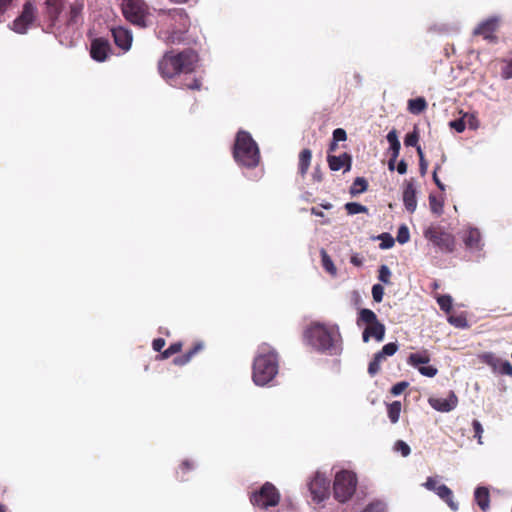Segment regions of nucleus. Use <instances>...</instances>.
<instances>
[{"mask_svg": "<svg viewBox=\"0 0 512 512\" xmlns=\"http://www.w3.org/2000/svg\"><path fill=\"white\" fill-rule=\"evenodd\" d=\"M278 373V357L275 350L268 344L259 346L253 362L252 379L258 386L272 381Z\"/></svg>", "mask_w": 512, "mask_h": 512, "instance_id": "obj_1", "label": "nucleus"}, {"mask_svg": "<svg viewBox=\"0 0 512 512\" xmlns=\"http://www.w3.org/2000/svg\"><path fill=\"white\" fill-rule=\"evenodd\" d=\"M306 342L319 351H336L340 333L337 325L320 322L311 324L304 332Z\"/></svg>", "mask_w": 512, "mask_h": 512, "instance_id": "obj_2", "label": "nucleus"}, {"mask_svg": "<svg viewBox=\"0 0 512 512\" xmlns=\"http://www.w3.org/2000/svg\"><path fill=\"white\" fill-rule=\"evenodd\" d=\"M198 62L197 54L192 50L181 52L177 55L165 54L159 61V71L165 78H173L181 73L188 74L194 71Z\"/></svg>", "mask_w": 512, "mask_h": 512, "instance_id": "obj_3", "label": "nucleus"}, {"mask_svg": "<svg viewBox=\"0 0 512 512\" xmlns=\"http://www.w3.org/2000/svg\"><path fill=\"white\" fill-rule=\"evenodd\" d=\"M233 153L235 160L243 166L255 167L259 163L258 146L246 131L238 132Z\"/></svg>", "mask_w": 512, "mask_h": 512, "instance_id": "obj_4", "label": "nucleus"}, {"mask_svg": "<svg viewBox=\"0 0 512 512\" xmlns=\"http://www.w3.org/2000/svg\"><path fill=\"white\" fill-rule=\"evenodd\" d=\"M357 486L356 475L347 470L336 473L334 479V496L339 502H346L354 494Z\"/></svg>", "mask_w": 512, "mask_h": 512, "instance_id": "obj_5", "label": "nucleus"}, {"mask_svg": "<svg viewBox=\"0 0 512 512\" xmlns=\"http://www.w3.org/2000/svg\"><path fill=\"white\" fill-rule=\"evenodd\" d=\"M122 11L125 18L134 25L147 27L149 24V11L143 0H124Z\"/></svg>", "mask_w": 512, "mask_h": 512, "instance_id": "obj_6", "label": "nucleus"}, {"mask_svg": "<svg viewBox=\"0 0 512 512\" xmlns=\"http://www.w3.org/2000/svg\"><path fill=\"white\" fill-rule=\"evenodd\" d=\"M280 494L276 487L271 483H265L259 491L254 492L251 495V503L260 508L268 509L274 507L279 503Z\"/></svg>", "mask_w": 512, "mask_h": 512, "instance_id": "obj_7", "label": "nucleus"}, {"mask_svg": "<svg viewBox=\"0 0 512 512\" xmlns=\"http://www.w3.org/2000/svg\"><path fill=\"white\" fill-rule=\"evenodd\" d=\"M431 355L428 350L411 353L407 358V364L416 368L419 373L425 377L432 378L437 375L438 369L434 366L427 365L430 362Z\"/></svg>", "mask_w": 512, "mask_h": 512, "instance_id": "obj_8", "label": "nucleus"}, {"mask_svg": "<svg viewBox=\"0 0 512 512\" xmlns=\"http://www.w3.org/2000/svg\"><path fill=\"white\" fill-rule=\"evenodd\" d=\"M308 488L313 501L321 503L329 497L330 481L323 473L316 472L309 481Z\"/></svg>", "mask_w": 512, "mask_h": 512, "instance_id": "obj_9", "label": "nucleus"}, {"mask_svg": "<svg viewBox=\"0 0 512 512\" xmlns=\"http://www.w3.org/2000/svg\"><path fill=\"white\" fill-rule=\"evenodd\" d=\"M424 237L444 252H452L455 246L454 236L450 233L437 231L429 227L424 231Z\"/></svg>", "mask_w": 512, "mask_h": 512, "instance_id": "obj_10", "label": "nucleus"}, {"mask_svg": "<svg viewBox=\"0 0 512 512\" xmlns=\"http://www.w3.org/2000/svg\"><path fill=\"white\" fill-rule=\"evenodd\" d=\"M35 17V6L30 2H26L23 6L22 13L13 21L11 29L16 33L24 34L34 22Z\"/></svg>", "mask_w": 512, "mask_h": 512, "instance_id": "obj_11", "label": "nucleus"}, {"mask_svg": "<svg viewBox=\"0 0 512 512\" xmlns=\"http://www.w3.org/2000/svg\"><path fill=\"white\" fill-rule=\"evenodd\" d=\"M478 358L491 367L494 373L500 375L512 376V364L507 360H503L492 352H485L478 355Z\"/></svg>", "mask_w": 512, "mask_h": 512, "instance_id": "obj_12", "label": "nucleus"}, {"mask_svg": "<svg viewBox=\"0 0 512 512\" xmlns=\"http://www.w3.org/2000/svg\"><path fill=\"white\" fill-rule=\"evenodd\" d=\"M111 33L117 47H119L124 52L130 50L132 46L133 35L128 28L122 26L113 27L111 28Z\"/></svg>", "mask_w": 512, "mask_h": 512, "instance_id": "obj_13", "label": "nucleus"}, {"mask_svg": "<svg viewBox=\"0 0 512 512\" xmlns=\"http://www.w3.org/2000/svg\"><path fill=\"white\" fill-rule=\"evenodd\" d=\"M429 405L439 412H450L456 408L458 404V398L454 392H450L448 397H430L428 399Z\"/></svg>", "mask_w": 512, "mask_h": 512, "instance_id": "obj_14", "label": "nucleus"}, {"mask_svg": "<svg viewBox=\"0 0 512 512\" xmlns=\"http://www.w3.org/2000/svg\"><path fill=\"white\" fill-rule=\"evenodd\" d=\"M402 198L406 210L410 213L415 212L417 208V189L413 180L405 183Z\"/></svg>", "mask_w": 512, "mask_h": 512, "instance_id": "obj_15", "label": "nucleus"}, {"mask_svg": "<svg viewBox=\"0 0 512 512\" xmlns=\"http://www.w3.org/2000/svg\"><path fill=\"white\" fill-rule=\"evenodd\" d=\"M110 50L109 42L103 38H97L91 43V57L98 62H103L107 59Z\"/></svg>", "mask_w": 512, "mask_h": 512, "instance_id": "obj_16", "label": "nucleus"}, {"mask_svg": "<svg viewBox=\"0 0 512 512\" xmlns=\"http://www.w3.org/2000/svg\"><path fill=\"white\" fill-rule=\"evenodd\" d=\"M161 21L164 24H178L180 30L186 29L188 22L187 15L183 9H174L167 13H163Z\"/></svg>", "mask_w": 512, "mask_h": 512, "instance_id": "obj_17", "label": "nucleus"}, {"mask_svg": "<svg viewBox=\"0 0 512 512\" xmlns=\"http://www.w3.org/2000/svg\"><path fill=\"white\" fill-rule=\"evenodd\" d=\"M499 19L491 17L478 25L474 30V34L483 36L484 39H495L494 32L498 27Z\"/></svg>", "mask_w": 512, "mask_h": 512, "instance_id": "obj_18", "label": "nucleus"}, {"mask_svg": "<svg viewBox=\"0 0 512 512\" xmlns=\"http://www.w3.org/2000/svg\"><path fill=\"white\" fill-rule=\"evenodd\" d=\"M462 238L468 249L472 251H480L482 249L483 243L478 229L468 228Z\"/></svg>", "mask_w": 512, "mask_h": 512, "instance_id": "obj_19", "label": "nucleus"}, {"mask_svg": "<svg viewBox=\"0 0 512 512\" xmlns=\"http://www.w3.org/2000/svg\"><path fill=\"white\" fill-rule=\"evenodd\" d=\"M327 162L332 171L344 169L347 172L351 169V157L347 153L339 156L328 155Z\"/></svg>", "mask_w": 512, "mask_h": 512, "instance_id": "obj_20", "label": "nucleus"}, {"mask_svg": "<svg viewBox=\"0 0 512 512\" xmlns=\"http://www.w3.org/2000/svg\"><path fill=\"white\" fill-rule=\"evenodd\" d=\"M384 336L385 326L377 321L365 328L362 337L364 342H368L371 337L374 338L377 342H381L383 341Z\"/></svg>", "mask_w": 512, "mask_h": 512, "instance_id": "obj_21", "label": "nucleus"}, {"mask_svg": "<svg viewBox=\"0 0 512 512\" xmlns=\"http://www.w3.org/2000/svg\"><path fill=\"white\" fill-rule=\"evenodd\" d=\"M434 493L444 500L453 511L458 510V504L453 500L452 490L448 486L439 484Z\"/></svg>", "mask_w": 512, "mask_h": 512, "instance_id": "obj_22", "label": "nucleus"}, {"mask_svg": "<svg viewBox=\"0 0 512 512\" xmlns=\"http://www.w3.org/2000/svg\"><path fill=\"white\" fill-rule=\"evenodd\" d=\"M475 501L478 504V506L483 510L486 511L489 508V492L484 487H478L475 490L474 493Z\"/></svg>", "mask_w": 512, "mask_h": 512, "instance_id": "obj_23", "label": "nucleus"}, {"mask_svg": "<svg viewBox=\"0 0 512 512\" xmlns=\"http://www.w3.org/2000/svg\"><path fill=\"white\" fill-rule=\"evenodd\" d=\"M386 138L390 145L389 150L391 151V155H393V158H398L401 144L398 139L397 131L395 129H392L391 131H389Z\"/></svg>", "mask_w": 512, "mask_h": 512, "instance_id": "obj_24", "label": "nucleus"}, {"mask_svg": "<svg viewBox=\"0 0 512 512\" xmlns=\"http://www.w3.org/2000/svg\"><path fill=\"white\" fill-rule=\"evenodd\" d=\"M312 158V152L309 149H304L301 151L299 155V172L302 176H304L310 166Z\"/></svg>", "mask_w": 512, "mask_h": 512, "instance_id": "obj_25", "label": "nucleus"}, {"mask_svg": "<svg viewBox=\"0 0 512 512\" xmlns=\"http://www.w3.org/2000/svg\"><path fill=\"white\" fill-rule=\"evenodd\" d=\"M386 358H387V356L382 354L381 351L377 352L374 355V358L370 362L369 367H368V372L371 376H374L375 374H377L379 372L380 367H381V362L384 361Z\"/></svg>", "mask_w": 512, "mask_h": 512, "instance_id": "obj_26", "label": "nucleus"}, {"mask_svg": "<svg viewBox=\"0 0 512 512\" xmlns=\"http://www.w3.org/2000/svg\"><path fill=\"white\" fill-rule=\"evenodd\" d=\"M368 183L363 177H357L350 187V194L352 196L359 195L367 190Z\"/></svg>", "mask_w": 512, "mask_h": 512, "instance_id": "obj_27", "label": "nucleus"}, {"mask_svg": "<svg viewBox=\"0 0 512 512\" xmlns=\"http://www.w3.org/2000/svg\"><path fill=\"white\" fill-rule=\"evenodd\" d=\"M401 403L399 401H394L390 403L387 407V413L390 421L392 423H397L400 418L401 413Z\"/></svg>", "mask_w": 512, "mask_h": 512, "instance_id": "obj_28", "label": "nucleus"}, {"mask_svg": "<svg viewBox=\"0 0 512 512\" xmlns=\"http://www.w3.org/2000/svg\"><path fill=\"white\" fill-rule=\"evenodd\" d=\"M427 104L424 98L411 99L408 102V109L413 114H419L425 110Z\"/></svg>", "mask_w": 512, "mask_h": 512, "instance_id": "obj_29", "label": "nucleus"}, {"mask_svg": "<svg viewBox=\"0 0 512 512\" xmlns=\"http://www.w3.org/2000/svg\"><path fill=\"white\" fill-rule=\"evenodd\" d=\"M320 254H321L323 268L328 273L335 276L337 274V269H336L332 259L330 258V256L327 254V252L324 249H321Z\"/></svg>", "mask_w": 512, "mask_h": 512, "instance_id": "obj_30", "label": "nucleus"}, {"mask_svg": "<svg viewBox=\"0 0 512 512\" xmlns=\"http://www.w3.org/2000/svg\"><path fill=\"white\" fill-rule=\"evenodd\" d=\"M429 206L432 213L439 216L443 213V201L435 195H429Z\"/></svg>", "mask_w": 512, "mask_h": 512, "instance_id": "obj_31", "label": "nucleus"}, {"mask_svg": "<svg viewBox=\"0 0 512 512\" xmlns=\"http://www.w3.org/2000/svg\"><path fill=\"white\" fill-rule=\"evenodd\" d=\"M359 320L369 325L378 321L376 314L370 309H362L359 313Z\"/></svg>", "mask_w": 512, "mask_h": 512, "instance_id": "obj_32", "label": "nucleus"}, {"mask_svg": "<svg viewBox=\"0 0 512 512\" xmlns=\"http://www.w3.org/2000/svg\"><path fill=\"white\" fill-rule=\"evenodd\" d=\"M345 209L348 214L355 215L359 213H366L368 211L367 207L361 205L357 202H349L345 204Z\"/></svg>", "mask_w": 512, "mask_h": 512, "instance_id": "obj_33", "label": "nucleus"}, {"mask_svg": "<svg viewBox=\"0 0 512 512\" xmlns=\"http://www.w3.org/2000/svg\"><path fill=\"white\" fill-rule=\"evenodd\" d=\"M201 349H202V345L201 344L196 345L186 355H184L182 357L176 358L174 360V363L177 364V365H184V364L188 363L191 360V358Z\"/></svg>", "mask_w": 512, "mask_h": 512, "instance_id": "obj_34", "label": "nucleus"}, {"mask_svg": "<svg viewBox=\"0 0 512 512\" xmlns=\"http://www.w3.org/2000/svg\"><path fill=\"white\" fill-rule=\"evenodd\" d=\"M391 270L389 269V267L387 265H381L380 268H379V275H378V278L379 280L388 285L391 283Z\"/></svg>", "mask_w": 512, "mask_h": 512, "instance_id": "obj_35", "label": "nucleus"}, {"mask_svg": "<svg viewBox=\"0 0 512 512\" xmlns=\"http://www.w3.org/2000/svg\"><path fill=\"white\" fill-rule=\"evenodd\" d=\"M396 239H397V241L400 244H405V243H407L409 241V239H410V232H409V229H408V227L406 225H401L399 227Z\"/></svg>", "mask_w": 512, "mask_h": 512, "instance_id": "obj_36", "label": "nucleus"}, {"mask_svg": "<svg viewBox=\"0 0 512 512\" xmlns=\"http://www.w3.org/2000/svg\"><path fill=\"white\" fill-rule=\"evenodd\" d=\"M437 302L440 308L445 312H449L452 308V298L449 295L439 296Z\"/></svg>", "mask_w": 512, "mask_h": 512, "instance_id": "obj_37", "label": "nucleus"}, {"mask_svg": "<svg viewBox=\"0 0 512 512\" xmlns=\"http://www.w3.org/2000/svg\"><path fill=\"white\" fill-rule=\"evenodd\" d=\"M393 449L394 451L401 453L403 457H407L411 452L409 445L402 440L396 441Z\"/></svg>", "mask_w": 512, "mask_h": 512, "instance_id": "obj_38", "label": "nucleus"}, {"mask_svg": "<svg viewBox=\"0 0 512 512\" xmlns=\"http://www.w3.org/2000/svg\"><path fill=\"white\" fill-rule=\"evenodd\" d=\"M465 126L468 125L470 129H477L479 127V121L474 113H465L463 115Z\"/></svg>", "mask_w": 512, "mask_h": 512, "instance_id": "obj_39", "label": "nucleus"}, {"mask_svg": "<svg viewBox=\"0 0 512 512\" xmlns=\"http://www.w3.org/2000/svg\"><path fill=\"white\" fill-rule=\"evenodd\" d=\"M418 141H419V135H418L417 130L415 129L413 132L408 133L406 135L404 143L406 146H411V147L417 148V146H419Z\"/></svg>", "mask_w": 512, "mask_h": 512, "instance_id": "obj_40", "label": "nucleus"}, {"mask_svg": "<svg viewBox=\"0 0 512 512\" xmlns=\"http://www.w3.org/2000/svg\"><path fill=\"white\" fill-rule=\"evenodd\" d=\"M384 296V288L381 284H374L372 286V297L373 300L377 303H380L383 300Z\"/></svg>", "mask_w": 512, "mask_h": 512, "instance_id": "obj_41", "label": "nucleus"}, {"mask_svg": "<svg viewBox=\"0 0 512 512\" xmlns=\"http://www.w3.org/2000/svg\"><path fill=\"white\" fill-rule=\"evenodd\" d=\"M417 153L419 156L420 173L422 176H424L427 173L428 163L426 162V160L424 158V154H423L421 146H417Z\"/></svg>", "mask_w": 512, "mask_h": 512, "instance_id": "obj_42", "label": "nucleus"}, {"mask_svg": "<svg viewBox=\"0 0 512 512\" xmlns=\"http://www.w3.org/2000/svg\"><path fill=\"white\" fill-rule=\"evenodd\" d=\"M379 238L382 240L380 244L381 249H390L393 247L395 243L393 237L387 233L382 234L381 236H379Z\"/></svg>", "mask_w": 512, "mask_h": 512, "instance_id": "obj_43", "label": "nucleus"}, {"mask_svg": "<svg viewBox=\"0 0 512 512\" xmlns=\"http://www.w3.org/2000/svg\"><path fill=\"white\" fill-rule=\"evenodd\" d=\"M398 350V345L395 342L387 343L383 346L381 352L387 357L393 356Z\"/></svg>", "mask_w": 512, "mask_h": 512, "instance_id": "obj_44", "label": "nucleus"}, {"mask_svg": "<svg viewBox=\"0 0 512 512\" xmlns=\"http://www.w3.org/2000/svg\"><path fill=\"white\" fill-rule=\"evenodd\" d=\"M450 324L458 328H464L467 326V321L462 316H451L448 318Z\"/></svg>", "mask_w": 512, "mask_h": 512, "instance_id": "obj_45", "label": "nucleus"}, {"mask_svg": "<svg viewBox=\"0 0 512 512\" xmlns=\"http://www.w3.org/2000/svg\"><path fill=\"white\" fill-rule=\"evenodd\" d=\"M474 437L477 438L479 444H482L483 427L478 420H474L473 423Z\"/></svg>", "mask_w": 512, "mask_h": 512, "instance_id": "obj_46", "label": "nucleus"}, {"mask_svg": "<svg viewBox=\"0 0 512 512\" xmlns=\"http://www.w3.org/2000/svg\"><path fill=\"white\" fill-rule=\"evenodd\" d=\"M408 387V382H405V381H402V382H398L396 383L395 385L392 386L391 388V393L394 395V396H398L400 395L406 388Z\"/></svg>", "mask_w": 512, "mask_h": 512, "instance_id": "obj_47", "label": "nucleus"}, {"mask_svg": "<svg viewBox=\"0 0 512 512\" xmlns=\"http://www.w3.org/2000/svg\"><path fill=\"white\" fill-rule=\"evenodd\" d=\"M449 125H450L451 128L456 130L458 133L463 132L465 130V128H466L463 116L460 119L451 121L449 123Z\"/></svg>", "mask_w": 512, "mask_h": 512, "instance_id": "obj_48", "label": "nucleus"}, {"mask_svg": "<svg viewBox=\"0 0 512 512\" xmlns=\"http://www.w3.org/2000/svg\"><path fill=\"white\" fill-rule=\"evenodd\" d=\"M438 485V480L435 477H428L426 482L423 483V487L433 492H435V489H437Z\"/></svg>", "mask_w": 512, "mask_h": 512, "instance_id": "obj_49", "label": "nucleus"}, {"mask_svg": "<svg viewBox=\"0 0 512 512\" xmlns=\"http://www.w3.org/2000/svg\"><path fill=\"white\" fill-rule=\"evenodd\" d=\"M347 139L346 131L342 128H337L333 131V140L335 142L345 141Z\"/></svg>", "mask_w": 512, "mask_h": 512, "instance_id": "obj_50", "label": "nucleus"}, {"mask_svg": "<svg viewBox=\"0 0 512 512\" xmlns=\"http://www.w3.org/2000/svg\"><path fill=\"white\" fill-rule=\"evenodd\" d=\"M180 349H181V344L180 343L172 344L167 350H165L163 352L162 357L163 358H168L172 354L179 352Z\"/></svg>", "mask_w": 512, "mask_h": 512, "instance_id": "obj_51", "label": "nucleus"}, {"mask_svg": "<svg viewBox=\"0 0 512 512\" xmlns=\"http://www.w3.org/2000/svg\"><path fill=\"white\" fill-rule=\"evenodd\" d=\"M502 77L504 79L512 78V60L507 61L505 66L502 68Z\"/></svg>", "mask_w": 512, "mask_h": 512, "instance_id": "obj_52", "label": "nucleus"}, {"mask_svg": "<svg viewBox=\"0 0 512 512\" xmlns=\"http://www.w3.org/2000/svg\"><path fill=\"white\" fill-rule=\"evenodd\" d=\"M46 5L50 9V13L54 16L58 15V0H46Z\"/></svg>", "mask_w": 512, "mask_h": 512, "instance_id": "obj_53", "label": "nucleus"}, {"mask_svg": "<svg viewBox=\"0 0 512 512\" xmlns=\"http://www.w3.org/2000/svg\"><path fill=\"white\" fill-rule=\"evenodd\" d=\"M159 37L164 39L167 42H175L176 40H179L180 38L178 36H175V32L169 34V35H163L162 31H159Z\"/></svg>", "mask_w": 512, "mask_h": 512, "instance_id": "obj_54", "label": "nucleus"}, {"mask_svg": "<svg viewBox=\"0 0 512 512\" xmlns=\"http://www.w3.org/2000/svg\"><path fill=\"white\" fill-rule=\"evenodd\" d=\"M439 169V166H436L434 171H433V180L435 182V184L437 185V187L440 189V190H445V185L439 180L438 176H437V170Z\"/></svg>", "mask_w": 512, "mask_h": 512, "instance_id": "obj_55", "label": "nucleus"}, {"mask_svg": "<svg viewBox=\"0 0 512 512\" xmlns=\"http://www.w3.org/2000/svg\"><path fill=\"white\" fill-rule=\"evenodd\" d=\"M152 345L155 351H160L164 347L165 341L162 338H157L153 341Z\"/></svg>", "mask_w": 512, "mask_h": 512, "instance_id": "obj_56", "label": "nucleus"}, {"mask_svg": "<svg viewBox=\"0 0 512 512\" xmlns=\"http://www.w3.org/2000/svg\"><path fill=\"white\" fill-rule=\"evenodd\" d=\"M312 178L316 182H321L322 181V173H321V170H320L319 167H315L314 168V171L312 173Z\"/></svg>", "mask_w": 512, "mask_h": 512, "instance_id": "obj_57", "label": "nucleus"}, {"mask_svg": "<svg viewBox=\"0 0 512 512\" xmlns=\"http://www.w3.org/2000/svg\"><path fill=\"white\" fill-rule=\"evenodd\" d=\"M397 171L399 174L403 175L407 172V164L404 160H401L397 165Z\"/></svg>", "mask_w": 512, "mask_h": 512, "instance_id": "obj_58", "label": "nucleus"}, {"mask_svg": "<svg viewBox=\"0 0 512 512\" xmlns=\"http://www.w3.org/2000/svg\"><path fill=\"white\" fill-rule=\"evenodd\" d=\"M12 0H0V15L8 8Z\"/></svg>", "mask_w": 512, "mask_h": 512, "instance_id": "obj_59", "label": "nucleus"}, {"mask_svg": "<svg viewBox=\"0 0 512 512\" xmlns=\"http://www.w3.org/2000/svg\"><path fill=\"white\" fill-rule=\"evenodd\" d=\"M200 86L201 84L197 79H194L192 83L187 84V88L192 90L200 89Z\"/></svg>", "mask_w": 512, "mask_h": 512, "instance_id": "obj_60", "label": "nucleus"}, {"mask_svg": "<svg viewBox=\"0 0 512 512\" xmlns=\"http://www.w3.org/2000/svg\"><path fill=\"white\" fill-rule=\"evenodd\" d=\"M396 160H397V158H393V155H391V158H390V160L388 162V168L390 170H394Z\"/></svg>", "mask_w": 512, "mask_h": 512, "instance_id": "obj_61", "label": "nucleus"}, {"mask_svg": "<svg viewBox=\"0 0 512 512\" xmlns=\"http://www.w3.org/2000/svg\"><path fill=\"white\" fill-rule=\"evenodd\" d=\"M351 263L356 265V266H360L362 264V260L359 259L357 256H352L351 257Z\"/></svg>", "mask_w": 512, "mask_h": 512, "instance_id": "obj_62", "label": "nucleus"}, {"mask_svg": "<svg viewBox=\"0 0 512 512\" xmlns=\"http://www.w3.org/2000/svg\"><path fill=\"white\" fill-rule=\"evenodd\" d=\"M311 213L318 217H324V213L322 211L317 210L316 208H312Z\"/></svg>", "mask_w": 512, "mask_h": 512, "instance_id": "obj_63", "label": "nucleus"}, {"mask_svg": "<svg viewBox=\"0 0 512 512\" xmlns=\"http://www.w3.org/2000/svg\"><path fill=\"white\" fill-rule=\"evenodd\" d=\"M337 143H338V142H335L334 140H332V142H331V144H330V146H329V151H330V152H333V151H335V150H336V148H337Z\"/></svg>", "mask_w": 512, "mask_h": 512, "instance_id": "obj_64", "label": "nucleus"}]
</instances>
